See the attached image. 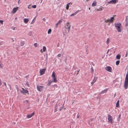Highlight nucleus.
<instances>
[{"label": "nucleus", "instance_id": "bb28decb", "mask_svg": "<svg viewBox=\"0 0 128 128\" xmlns=\"http://www.w3.org/2000/svg\"><path fill=\"white\" fill-rule=\"evenodd\" d=\"M24 42H23V41L21 42L20 43V45L21 46H23L24 45Z\"/></svg>", "mask_w": 128, "mask_h": 128}, {"label": "nucleus", "instance_id": "774afa93", "mask_svg": "<svg viewBox=\"0 0 128 128\" xmlns=\"http://www.w3.org/2000/svg\"><path fill=\"white\" fill-rule=\"evenodd\" d=\"M31 24H32V22H31Z\"/></svg>", "mask_w": 128, "mask_h": 128}, {"label": "nucleus", "instance_id": "2f4dec72", "mask_svg": "<svg viewBox=\"0 0 128 128\" xmlns=\"http://www.w3.org/2000/svg\"><path fill=\"white\" fill-rule=\"evenodd\" d=\"M26 85L28 86H30V84L29 82H27L26 83Z\"/></svg>", "mask_w": 128, "mask_h": 128}, {"label": "nucleus", "instance_id": "8fccbe9b", "mask_svg": "<svg viewBox=\"0 0 128 128\" xmlns=\"http://www.w3.org/2000/svg\"><path fill=\"white\" fill-rule=\"evenodd\" d=\"M80 70H78V71H77V74H76V75H77L78 74V72H79Z\"/></svg>", "mask_w": 128, "mask_h": 128}, {"label": "nucleus", "instance_id": "f3484780", "mask_svg": "<svg viewBox=\"0 0 128 128\" xmlns=\"http://www.w3.org/2000/svg\"><path fill=\"white\" fill-rule=\"evenodd\" d=\"M107 91V89L104 90H103L101 92V94H103L104 93L106 92Z\"/></svg>", "mask_w": 128, "mask_h": 128}, {"label": "nucleus", "instance_id": "aec40b11", "mask_svg": "<svg viewBox=\"0 0 128 128\" xmlns=\"http://www.w3.org/2000/svg\"><path fill=\"white\" fill-rule=\"evenodd\" d=\"M120 55L119 54H118L116 56V58L117 59H119L120 58Z\"/></svg>", "mask_w": 128, "mask_h": 128}, {"label": "nucleus", "instance_id": "1a4fd4ad", "mask_svg": "<svg viewBox=\"0 0 128 128\" xmlns=\"http://www.w3.org/2000/svg\"><path fill=\"white\" fill-rule=\"evenodd\" d=\"M34 112L32 114H28L27 115V117L28 118H30L32 116L34 115Z\"/></svg>", "mask_w": 128, "mask_h": 128}, {"label": "nucleus", "instance_id": "423d86ee", "mask_svg": "<svg viewBox=\"0 0 128 128\" xmlns=\"http://www.w3.org/2000/svg\"><path fill=\"white\" fill-rule=\"evenodd\" d=\"M22 90H21L20 91V92L23 94L25 95L26 94L28 93V91L27 90H24V89L23 88H22Z\"/></svg>", "mask_w": 128, "mask_h": 128}, {"label": "nucleus", "instance_id": "bf43d9fd", "mask_svg": "<svg viewBox=\"0 0 128 128\" xmlns=\"http://www.w3.org/2000/svg\"><path fill=\"white\" fill-rule=\"evenodd\" d=\"M26 102H28V100H26Z\"/></svg>", "mask_w": 128, "mask_h": 128}, {"label": "nucleus", "instance_id": "b1692460", "mask_svg": "<svg viewBox=\"0 0 128 128\" xmlns=\"http://www.w3.org/2000/svg\"><path fill=\"white\" fill-rule=\"evenodd\" d=\"M62 22V21L61 20H59L58 22L56 24V26H57L58 25V24L59 23H61Z\"/></svg>", "mask_w": 128, "mask_h": 128}, {"label": "nucleus", "instance_id": "39448f33", "mask_svg": "<svg viewBox=\"0 0 128 128\" xmlns=\"http://www.w3.org/2000/svg\"><path fill=\"white\" fill-rule=\"evenodd\" d=\"M37 90L40 92H42L44 88V86H42L38 85L37 86Z\"/></svg>", "mask_w": 128, "mask_h": 128}, {"label": "nucleus", "instance_id": "20e7f679", "mask_svg": "<svg viewBox=\"0 0 128 128\" xmlns=\"http://www.w3.org/2000/svg\"><path fill=\"white\" fill-rule=\"evenodd\" d=\"M52 80H53L52 81L53 82H57L56 78L55 77V73L54 72H53L52 73Z\"/></svg>", "mask_w": 128, "mask_h": 128}, {"label": "nucleus", "instance_id": "c03bdc74", "mask_svg": "<svg viewBox=\"0 0 128 128\" xmlns=\"http://www.w3.org/2000/svg\"><path fill=\"white\" fill-rule=\"evenodd\" d=\"M4 85L6 87V83L5 82H4Z\"/></svg>", "mask_w": 128, "mask_h": 128}, {"label": "nucleus", "instance_id": "37998d69", "mask_svg": "<svg viewBox=\"0 0 128 128\" xmlns=\"http://www.w3.org/2000/svg\"><path fill=\"white\" fill-rule=\"evenodd\" d=\"M61 54H59L57 55V56L58 57H60L61 56Z\"/></svg>", "mask_w": 128, "mask_h": 128}, {"label": "nucleus", "instance_id": "0eeeda50", "mask_svg": "<svg viewBox=\"0 0 128 128\" xmlns=\"http://www.w3.org/2000/svg\"><path fill=\"white\" fill-rule=\"evenodd\" d=\"M46 70V68H44L41 70H40V72L41 75L45 73Z\"/></svg>", "mask_w": 128, "mask_h": 128}, {"label": "nucleus", "instance_id": "09e8293b", "mask_svg": "<svg viewBox=\"0 0 128 128\" xmlns=\"http://www.w3.org/2000/svg\"><path fill=\"white\" fill-rule=\"evenodd\" d=\"M43 20L45 22H46V19L44 18H43Z\"/></svg>", "mask_w": 128, "mask_h": 128}, {"label": "nucleus", "instance_id": "13d9d810", "mask_svg": "<svg viewBox=\"0 0 128 128\" xmlns=\"http://www.w3.org/2000/svg\"><path fill=\"white\" fill-rule=\"evenodd\" d=\"M61 110H62V108H60L59 110H60V111Z\"/></svg>", "mask_w": 128, "mask_h": 128}, {"label": "nucleus", "instance_id": "e433bc0d", "mask_svg": "<svg viewBox=\"0 0 128 128\" xmlns=\"http://www.w3.org/2000/svg\"><path fill=\"white\" fill-rule=\"evenodd\" d=\"M33 8H36V5H34L32 6V7Z\"/></svg>", "mask_w": 128, "mask_h": 128}, {"label": "nucleus", "instance_id": "473e14b6", "mask_svg": "<svg viewBox=\"0 0 128 128\" xmlns=\"http://www.w3.org/2000/svg\"><path fill=\"white\" fill-rule=\"evenodd\" d=\"M104 22L106 23H107V22H110L109 20H104Z\"/></svg>", "mask_w": 128, "mask_h": 128}, {"label": "nucleus", "instance_id": "ddd939ff", "mask_svg": "<svg viewBox=\"0 0 128 128\" xmlns=\"http://www.w3.org/2000/svg\"><path fill=\"white\" fill-rule=\"evenodd\" d=\"M18 8V7L14 8L12 12V13L13 14H14L15 13L17 10V9Z\"/></svg>", "mask_w": 128, "mask_h": 128}, {"label": "nucleus", "instance_id": "4d7b16f0", "mask_svg": "<svg viewBox=\"0 0 128 128\" xmlns=\"http://www.w3.org/2000/svg\"><path fill=\"white\" fill-rule=\"evenodd\" d=\"M109 50H108V51H107V54H108V51H109Z\"/></svg>", "mask_w": 128, "mask_h": 128}, {"label": "nucleus", "instance_id": "0e129e2a", "mask_svg": "<svg viewBox=\"0 0 128 128\" xmlns=\"http://www.w3.org/2000/svg\"><path fill=\"white\" fill-rule=\"evenodd\" d=\"M17 19V18H15V19L16 20Z\"/></svg>", "mask_w": 128, "mask_h": 128}, {"label": "nucleus", "instance_id": "4be33fe9", "mask_svg": "<svg viewBox=\"0 0 128 128\" xmlns=\"http://www.w3.org/2000/svg\"><path fill=\"white\" fill-rule=\"evenodd\" d=\"M70 4V3H69L68 4H67L66 8L67 10H68V9L69 5Z\"/></svg>", "mask_w": 128, "mask_h": 128}, {"label": "nucleus", "instance_id": "72a5a7b5", "mask_svg": "<svg viewBox=\"0 0 128 128\" xmlns=\"http://www.w3.org/2000/svg\"><path fill=\"white\" fill-rule=\"evenodd\" d=\"M109 41H110V39L109 38H108L107 39V41H106L107 43L108 44L109 43Z\"/></svg>", "mask_w": 128, "mask_h": 128}, {"label": "nucleus", "instance_id": "49530a36", "mask_svg": "<svg viewBox=\"0 0 128 128\" xmlns=\"http://www.w3.org/2000/svg\"><path fill=\"white\" fill-rule=\"evenodd\" d=\"M79 113H78V114L77 115V118H79V116H78Z\"/></svg>", "mask_w": 128, "mask_h": 128}, {"label": "nucleus", "instance_id": "dca6fc26", "mask_svg": "<svg viewBox=\"0 0 128 128\" xmlns=\"http://www.w3.org/2000/svg\"><path fill=\"white\" fill-rule=\"evenodd\" d=\"M29 21L28 18H25L24 20V22L26 24Z\"/></svg>", "mask_w": 128, "mask_h": 128}, {"label": "nucleus", "instance_id": "c9c22d12", "mask_svg": "<svg viewBox=\"0 0 128 128\" xmlns=\"http://www.w3.org/2000/svg\"><path fill=\"white\" fill-rule=\"evenodd\" d=\"M4 42L3 41L0 42V45H3L4 44Z\"/></svg>", "mask_w": 128, "mask_h": 128}, {"label": "nucleus", "instance_id": "864d4df0", "mask_svg": "<svg viewBox=\"0 0 128 128\" xmlns=\"http://www.w3.org/2000/svg\"><path fill=\"white\" fill-rule=\"evenodd\" d=\"M2 66L1 65V64H0V68H2Z\"/></svg>", "mask_w": 128, "mask_h": 128}, {"label": "nucleus", "instance_id": "de8ad7c7", "mask_svg": "<svg viewBox=\"0 0 128 128\" xmlns=\"http://www.w3.org/2000/svg\"><path fill=\"white\" fill-rule=\"evenodd\" d=\"M2 84L1 83V79H0V86H1L2 85Z\"/></svg>", "mask_w": 128, "mask_h": 128}, {"label": "nucleus", "instance_id": "c85d7f7f", "mask_svg": "<svg viewBox=\"0 0 128 128\" xmlns=\"http://www.w3.org/2000/svg\"><path fill=\"white\" fill-rule=\"evenodd\" d=\"M120 61L119 60H117L116 62V65H118L119 64V63H120Z\"/></svg>", "mask_w": 128, "mask_h": 128}, {"label": "nucleus", "instance_id": "4468645a", "mask_svg": "<svg viewBox=\"0 0 128 128\" xmlns=\"http://www.w3.org/2000/svg\"><path fill=\"white\" fill-rule=\"evenodd\" d=\"M125 82H128V74L127 73L126 74Z\"/></svg>", "mask_w": 128, "mask_h": 128}, {"label": "nucleus", "instance_id": "3c124183", "mask_svg": "<svg viewBox=\"0 0 128 128\" xmlns=\"http://www.w3.org/2000/svg\"><path fill=\"white\" fill-rule=\"evenodd\" d=\"M127 54H127V52H126V55H125V57H126L127 56Z\"/></svg>", "mask_w": 128, "mask_h": 128}, {"label": "nucleus", "instance_id": "052dcab7", "mask_svg": "<svg viewBox=\"0 0 128 128\" xmlns=\"http://www.w3.org/2000/svg\"><path fill=\"white\" fill-rule=\"evenodd\" d=\"M20 0H18V3H19V2H20Z\"/></svg>", "mask_w": 128, "mask_h": 128}, {"label": "nucleus", "instance_id": "e2e57ef3", "mask_svg": "<svg viewBox=\"0 0 128 128\" xmlns=\"http://www.w3.org/2000/svg\"><path fill=\"white\" fill-rule=\"evenodd\" d=\"M56 86V85H55V84L53 86Z\"/></svg>", "mask_w": 128, "mask_h": 128}, {"label": "nucleus", "instance_id": "9b49d317", "mask_svg": "<svg viewBox=\"0 0 128 128\" xmlns=\"http://www.w3.org/2000/svg\"><path fill=\"white\" fill-rule=\"evenodd\" d=\"M118 2L117 0H112L108 2V4H115Z\"/></svg>", "mask_w": 128, "mask_h": 128}, {"label": "nucleus", "instance_id": "5fc2aeb1", "mask_svg": "<svg viewBox=\"0 0 128 128\" xmlns=\"http://www.w3.org/2000/svg\"><path fill=\"white\" fill-rule=\"evenodd\" d=\"M11 40H12L13 42H14V40L13 38H12Z\"/></svg>", "mask_w": 128, "mask_h": 128}, {"label": "nucleus", "instance_id": "6e6d98bb", "mask_svg": "<svg viewBox=\"0 0 128 128\" xmlns=\"http://www.w3.org/2000/svg\"><path fill=\"white\" fill-rule=\"evenodd\" d=\"M40 51L41 52H42H42H43V51H42V49H41L40 50Z\"/></svg>", "mask_w": 128, "mask_h": 128}, {"label": "nucleus", "instance_id": "f8f14e48", "mask_svg": "<svg viewBox=\"0 0 128 128\" xmlns=\"http://www.w3.org/2000/svg\"><path fill=\"white\" fill-rule=\"evenodd\" d=\"M128 86V82H124V87L125 89H126Z\"/></svg>", "mask_w": 128, "mask_h": 128}, {"label": "nucleus", "instance_id": "a18cd8bd", "mask_svg": "<svg viewBox=\"0 0 128 128\" xmlns=\"http://www.w3.org/2000/svg\"><path fill=\"white\" fill-rule=\"evenodd\" d=\"M28 8L29 9H30V8H31V7L30 6V5H29L28 7Z\"/></svg>", "mask_w": 128, "mask_h": 128}, {"label": "nucleus", "instance_id": "2eb2a0df", "mask_svg": "<svg viewBox=\"0 0 128 128\" xmlns=\"http://www.w3.org/2000/svg\"><path fill=\"white\" fill-rule=\"evenodd\" d=\"M114 20V17H112L110 20H110V23H112L113 22Z\"/></svg>", "mask_w": 128, "mask_h": 128}, {"label": "nucleus", "instance_id": "4c0bfd02", "mask_svg": "<svg viewBox=\"0 0 128 128\" xmlns=\"http://www.w3.org/2000/svg\"><path fill=\"white\" fill-rule=\"evenodd\" d=\"M91 70H92V72H94V70H93V68L92 66V67L91 68Z\"/></svg>", "mask_w": 128, "mask_h": 128}, {"label": "nucleus", "instance_id": "c756f323", "mask_svg": "<svg viewBox=\"0 0 128 128\" xmlns=\"http://www.w3.org/2000/svg\"><path fill=\"white\" fill-rule=\"evenodd\" d=\"M76 12H75L74 13H73V14H71L70 15V16H74L76 15Z\"/></svg>", "mask_w": 128, "mask_h": 128}, {"label": "nucleus", "instance_id": "f03ea898", "mask_svg": "<svg viewBox=\"0 0 128 128\" xmlns=\"http://www.w3.org/2000/svg\"><path fill=\"white\" fill-rule=\"evenodd\" d=\"M71 27V25L70 23L67 22L65 24L64 28L66 30L65 32L66 33V32H68L70 30Z\"/></svg>", "mask_w": 128, "mask_h": 128}, {"label": "nucleus", "instance_id": "9d476101", "mask_svg": "<svg viewBox=\"0 0 128 128\" xmlns=\"http://www.w3.org/2000/svg\"><path fill=\"white\" fill-rule=\"evenodd\" d=\"M97 78H98L97 77L94 76V77L92 81L91 82V84H92V85L93 84L96 82Z\"/></svg>", "mask_w": 128, "mask_h": 128}, {"label": "nucleus", "instance_id": "393cba45", "mask_svg": "<svg viewBox=\"0 0 128 128\" xmlns=\"http://www.w3.org/2000/svg\"><path fill=\"white\" fill-rule=\"evenodd\" d=\"M46 49V48L45 46H43V52H44L45 51Z\"/></svg>", "mask_w": 128, "mask_h": 128}, {"label": "nucleus", "instance_id": "338daca9", "mask_svg": "<svg viewBox=\"0 0 128 128\" xmlns=\"http://www.w3.org/2000/svg\"><path fill=\"white\" fill-rule=\"evenodd\" d=\"M92 64L93 65V66H94V64Z\"/></svg>", "mask_w": 128, "mask_h": 128}, {"label": "nucleus", "instance_id": "6e6552de", "mask_svg": "<svg viewBox=\"0 0 128 128\" xmlns=\"http://www.w3.org/2000/svg\"><path fill=\"white\" fill-rule=\"evenodd\" d=\"M105 69L106 70L109 72H111L112 68L110 66H108L105 68Z\"/></svg>", "mask_w": 128, "mask_h": 128}, {"label": "nucleus", "instance_id": "cd10ccee", "mask_svg": "<svg viewBox=\"0 0 128 128\" xmlns=\"http://www.w3.org/2000/svg\"><path fill=\"white\" fill-rule=\"evenodd\" d=\"M52 30L51 29H49L48 31V34H50L51 33Z\"/></svg>", "mask_w": 128, "mask_h": 128}, {"label": "nucleus", "instance_id": "603ef678", "mask_svg": "<svg viewBox=\"0 0 128 128\" xmlns=\"http://www.w3.org/2000/svg\"><path fill=\"white\" fill-rule=\"evenodd\" d=\"M92 121V120H90V122H89V124H90V122Z\"/></svg>", "mask_w": 128, "mask_h": 128}, {"label": "nucleus", "instance_id": "f704fd0d", "mask_svg": "<svg viewBox=\"0 0 128 128\" xmlns=\"http://www.w3.org/2000/svg\"><path fill=\"white\" fill-rule=\"evenodd\" d=\"M34 46L35 47H36L37 46L38 44L37 43H35L34 44Z\"/></svg>", "mask_w": 128, "mask_h": 128}, {"label": "nucleus", "instance_id": "58836bf2", "mask_svg": "<svg viewBox=\"0 0 128 128\" xmlns=\"http://www.w3.org/2000/svg\"><path fill=\"white\" fill-rule=\"evenodd\" d=\"M120 115L118 116V120H117L118 121V122L119 121V119L120 118Z\"/></svg>", "mask_w": 128, "mask_h": 128}, {"label": "nucleus", "instance_id": "79ce46f5", "mask_svg": "<svg viewBox=\"0 0 128 128\" xmlns=\"http://www.w3.org/2000/svg\"><path fill=\"white\" fill-rule=\"evenodd\" d=\"M126 20L127 21V17H126ZM126 26H128V24H127V21H126Z\"/></svg>", "mask_w": 128, "mask_h": 128}, {"label": "nucleus", "instance_id": "5701e85b", "mask_svg": "<svg viewBox=\"0 0 128 128\" xmlns=\"http://www.w3.org/2000/svg\"><path fill=\"white\" fill-rule=\"evenodd\" d=\"M57 104H56L55 106V112L57 110Z\"/></svg>", "mask_w": 128, "mask_h": 128}, {"label": "nucleus", "instance_id": "680f3d73", "mask_svg": "<svg viewBox=\"0 0 128 128\" xmlns=\"http://www.w3.org/2000/svg\"><path fill=\"white\" fill-rule=\"evenodd\" d=\"M15 28H14L13 29V30H14V29Z\"/></svg>", "mask_w": 128, "mask_h": 128}, {"label": "nucleus", "instance_id": "7c9ffc66", "mask_svg": "<svg viewBox=\"0 0 128 128\" xmlns=\"http://www.w3.org/2000/svg\"><path fill=\"white\" fill-rule=\"evenodd\" d=\"M96 10V11H101L102 10V9L101 8H100V9H95V10Z\"/></svg>", "mask_w": 128, "mask_h": 128}, {"label": "nucleus", "instance_id": "ea45409f", "mask_svg": "<svg viewBox=\"0 0 128 128\" xmlns=\"http://www.w3.org/2000/svg\"><path fill=\"white\" fill-rule=\"evenodd\" d=\"M0 22L1 24H3V20H0Z\"/></svg>", "mask_w": 128, "mask_h": 128}, {"label": "nucleus", "instance_id": "412c9836", "mask_svg": "<svg viewBox=\"0 0 128 128\" xmlns=\"http://www.w3.org/2000/svg\"><path fill=\"white\" fill-rule=\"evenodd\" d=\"M53 82L52 81H51L50 80H49V81H48V84H47V86H49V85H50V84H51V83L52 82Z\"/></svg>", "mask_w": 128, "mask_h": 128}, {"label": "nucleus", "instance_id": "a878e982", "mask_svg": "<svg viewBox=\"0 0 128 128\" xmlns=\"http://www.w3.org/2000/svg\"><path fill=\"white\" fill-rule=\"evenodd\" d=\"M32 31H30L28 33V35L30 36H31L32 35Z\"/></svg>", "mask_w": 128, "mask_h": 128}, {"label": "nucleus", "instance_id": "7ed1b4c3", "mask_svg": "<svg viewBox=\"0 0 128 128\" xmlns=\"http://www.w3.org/2000/svg\"><path fill=\"white\" fill-rule=\"evenodd\" d=\"M108 122H110L111 124H112L114 123V122L112 116L110 115H108Z\"/></svg>", "mask_w": 128, "mask_h": 128}, {"label": "nucleus", "instance_id": "f257e3e1", "mask_svg": "<svg viewBox=\"0 0 128 128\" xmlns=\"http://www.w3.org/2000/svg\"><path fill=\"white\" fill-rule=\"evenodd\" d=\"M115 26L118 32H120L122 30L121 24L120 23H115Z\"/></svg>", "mask_w": 128, "mask_h": 128}, {"label": "nucleus", "instance_id": "a19ab883", "mask_svg": "<svg viewBox=\"0 0 128 128\" xmlns=\"http://www.w3.org/2000/svg\"><path fill=\"white\" fill-rule=\"evenodd\" d=\"M80 11V10H77L76 12H75L76 14H77Z\"/></svg>", "mask_w": 128, "mask_h": 128}, {"label": "nucleus", "instance_id": "69168bd1", "mask_svg": "<svg viewBox=\"0 0 128 128\" xmlns=\"http://www.w3.org/2000/svg\"><path fill=\"white\" fill-rule=\"evenodd\" d=\"M89 10H90V8H89Z\"/></svg>", "mask_w": 128, "mask_h": 128}, {"label": "nucleus", "instance_id": "a211bd4d", "mask_svg": "<svg viewBox=\"0 0 128 128\" xmlns=\"http://www.w3.org/2000/svg\"><path fill=\"white\" fill-rule=\"evenodd\" d=\"M119 100H118L117 102H116V107L118 108V107L119 106Z\"/></svg>", "mask_w": 128, "mask_h": 128}, {"label": "nucleus", "instance_id": "6ab92c4d", "mask_svg": "<svg viewBox=\"0 0 128 128\" xmlns=\"http://www.w3.org/2000/svg\"><path fill=\"white\" fill-rule=\"evenodd\" d=\"M96 2L95 1H94L92 4V6H96Z\"/></svg>", "mask_w": 128, "mask_h": 128}]
</instances>
